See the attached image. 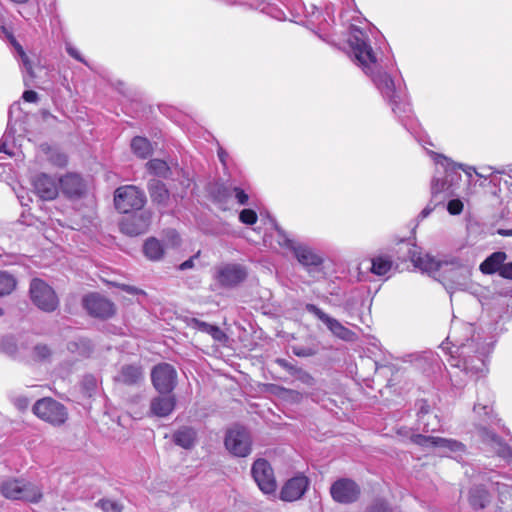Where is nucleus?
<instances>
[{
    "label": "nucleus",
    "mask_w": 512,
    "mask_h": 512,
    "mask_svg": "<svg viewBox=\"0 0 512 512\" xmlns=\"http://www.w3.org/2000/svg\"><path fill=\"white\" fill-rule=\"evenodd\" d=\"M152 216V212L148 209L124 214L119 221V229L123 234L131 237L144 234L151 225Z\"/></svg>",
    "instance_id": "obj_12"
},
{
    "label": "nucleus",
    "mask_w": 512,
    "mask_h": 512,
    "mask_svg": "<svg viewBox=\"0 0 512 512\" xmlns=\"http://www.w3.org/2000/svg\"><path fill=\"white\" fill-rule=\"evenodd\" d=\"M294 354L300 357H307L312 355L311 349H305V348H294Z\"/></svg>",
    "instance_id": "obj_57"
},
{
    "label": "nucleus",
    "mask_w": 512,
    "mask_h": 512,
    "mask_svg": "<svg viewBox=\"0 0 512 512\" xmlns=\"http://www.w3.org/2000/svg\"><path fill=\"white\" fill-rule=\"evenodd\" d=\"M146 202L145 192L134 185L118 187L114 192L115 208L123 214L143 209Z\"/></svg>",
    "instance_id": "obj_10"
},
{
    "label": "nucleus",
    "mask_w": 512,
    "mask_h": 512,
    "mask_svg": "<svg viewBox=\"0 0 512 512\" xmlns=\"http://www.w3.org/2000/svg\"><path fill=\"white\" fill-rule=\"evenodd\" d=\"M30 297L32 302L45 312H53L59 305L55 291L43 280L34 278L30 283Z\"/></svg>",
    "instance_id": "obj_11"
},
{
    "label": "nucleus",
    "mask_w": 512,
    "mask_h": 512,
    "mask_svg": "<svg viewBox=\"0 0 512 512\" xmlns=\"http://www.w3.org/2000/svg\"><path fill=\"white\" fill-rule=\"evenodd\" d=\"M416 407V429L425 433H434L441 430L442 423L436 408L426 399H419Z\"/></svg>",
    "instance_id": "obj_16"
},
{
    "label": "nucleus",
    "mask_w": 512,
    "mask_h": 512,
    "mask_svg": "<svg viewBox=\"0 0 512 512\" xmlns=\"http://www.w3.org/2000/svg\"><path fill=\"white\" fill-rule=\"evenodd\" d=\"M468 501L473 509L480 510L490 503L491 496L483 484L473 485L469 490Z\"/></svg>",
    "instance_id": "obj_28"
},
{
    "label": "nucleus",
    "mask_w": 512,
    "mask_h": 512,
    "mask_svg": "<svg viewBox=\"0 0 512 512\" xmlns=\"http://www.w3.org/2000/svg\"><path fill=\"white\" fill-rule=\"evenodd\" d=\"M1 494L11 500H22L31 503H38L42 499L41 488L25 479L9 478L0 485Z\"/></svg>",
    "instance_id": "obj_8"
},
{
    "label": "nucleus",
    "mask_w": 512,
    "mask_h": 512,
    "mask_svg": "<svg viewBox=\"0 0 512 512\" xmlns=\"http://www.w3.org/2000/svg\"><path fill=\"white\" fill-rule=\"evenodd\" d=\"M294 377L297 378L298 380H300L302 383L307 384V385H311L313 382V377L307 371L303 370L302 368H299V370L297 371L296 375H294Z\"/></svg>",
    "instance_id": "obj_49"
},
{
    "label": "nucleus",
    "mask_w": 512,
    "mask_h": 512,
    "mask_svg": "<svg viewBox=\"0 0 512 512\" xmlns=\"http://www.w3.org/2000/svg\"><path fill=\"white\" fill-rule=\"evenodd\" d=\"M196 441L197 432L192 427L183 426L173 433V442L183 449H192Z\"/></svg>",
    "instance_id": "obj_31"
},
{
    "label": "nucleus",
    "mask_w": 512,
    "mask_h": 512,
    "mask_svg": "<svg viewBox=\"0 0 512 512\" xmlns=\"http://www.w3.org/2000/svg\"><path fill=\"white\" fill-rule=\"evenodd\" d=\"M276 363L283 369H285L289 374H291L292 376L296 375L297 371L299 370L300 367H297L296 365H294L293 363L287 361L286 359H283V358H278L276 359Z\"/></svg>",
    "instance_id": "obj_47"
},
{
    "label": "nucleus",
    "mask_w": 512,
    "mask_h": 512,
    "mask_svg": "<svg viewBox=\"0 0 512 512\" xmlns=\"http://www.w3.org/2000/svg\"><path fill=\"white\" fill-rule=\"evenodd\" d=\"M32 412L39 419L49 423L54 427H60L68 419L67 408L51 397H44L35 402Z\"/></svg>",
    "instance_id": "obj_9"
},
{
    "label": "nucleus",
    "mask_w": 512,
    "mask_h": 512,
    "mask_svg": "<svg viewBox=\"0 0 512 512\" xmlns=\"http://www.w3.org/2000/svg\"><path fill=\"white\" fill-rule=\"evenodd\" d=\"M492 472H489V474H491ZM481 479L482 480H488L490 481L492 484H495L497 486V490L500 491V488H505L506 486L505 485H501L499 482H494L493 481V477L492 476H488V473H482L481 474Z\"/></svg>",
    "instance_id": "obj_56"
},
{
    "label": "nucleus",
    "mask_w": 512,
    "mask_h": 512,
    "mask_svg": "<svg viewBox=\"0 0 512 512\" xmlns=\"http://www.w3.org/2000/svg\"><path fill=\"white\" fill-rule=\"evenodd\" d=\"M176 398L173 394H160L150 402V411L154 416L167 417L175 409Z\"/></svg>",
    "instance_id": "obj_25"
},
{
    "label": "nucleus",
    "mask_w": 512,
    "mask_h": 512,
    "mask_svg": "<svg viewBox=\"0 0 512 512\" xmlns=\"http://www.w3.org/2000/svg\"><path fill=\"white\" fill-rule=\"evenodd\" d=\"M446 158L449 162V166H452L453 168H455V170L457 171V173L459 175H461L460 170H462L468 177V181L471 182L473 174H475L477 171L475 167L467 166V165H463V164H457V163L453 162L451 159H449L448 157H446ZM461 178H462V176H460V179Z\"/></svg>",
    "instance_id": "obj_40"
},
{
    "label": "nucleus",
    "mask_w": 512,
    "mask_h": 512,
    "mask_svg": "<svg viewBox=\"0 0 512 512\" xmlns=\"http://www.w3.org/2000/svg\"><path fill=\"white\" fill-rule=\"evenodd\" d=\"M232 195H234L240 205L248 204L249 196L241 187H232Z\"/></svg>",
    "instance_id": "obj_45"
},
{
    "label": "nucleus",
    "mask_w": 512,
    "mask_h": 512,
    "mask_svg": "<svg viewBox=\"0 0 512 512\" xmlns=\"http://www.w3.org/2000/svg\"><path fill=\"white\" fill-rule=\"evenodd\" d=\"M193 266H194V260H193V258H189L188 260H186L180 264L179 269L183 271V270L190 269Z\"/></svg>",
    "instance_id": "obj_58"
},
{
    "label": "nucleus",
    "mask_w": 512,
    "mask_h": 512,
    "mask_svg": "<svg viewBox=\"0 0 512 512\" xmlns=\"http://www.w3.org/2000/svg\"><path fill=\"white\" fill-rule=\"evenodd\" d=\"M28 399L24 396H21V397H17L15 399V405L18 409H21V410H24L28 407Z\"/></svg>",
    "instance_id": "obj_55"
},
{
    "label": "nucleus",
    "mask_w": 512,
    "mask_h": 512,
    "mask_svg": "<svg viewBox=\"0 0 512 512\" xmlns=\"http://www.w3.org/2000/svg\"><path fill=\"white\" fill-rule=\"evenodd\" d=\"M465 337L460 338L450 333L440 348L450 358L451 366L457 367L471 376H481L487 372V358L492 351V345L480 342L479 335L474 334L472 325H464Z\"/></svg>",
    "instance_id": "obj_2"
},
{
    "label": "nucleus",
    "mask_w": 512,
    "mask_h": 512,
    "mask_svg": "<svg viewBox=\"0 0 512 512\" xmlns=\"http://www.w3.org/2000/svg\"><path fill=\"white\" fill-rule=\"evenodd\" d=\"M248 277V269L239 263H224L216 268L215 279L222 288H236Z\"/></svg>",
    "instance_id": "obj_15"
},
{
    "label": "nucleus",
    "mask_w": 512,
    "mask_h": 512,
    "mask_svg": "<svg viewBox=\"0 0 512 512\" xmlns=\"http://www.w3.org/2000/svg\"><path fill=\"white\" fill-rule=\"evenodd\" d=\"M304 308L306 312L312 314L321 321L334 337L346 342H352L356 339V334L352 330L345 327L336 318L324 312L317 305L306 303Z\"/></svg>",
    "instance_id": "obj_14"
},
{
    "label": "nucleus",
    "mask_w": 512,
    "mask_h": 512,
    "mask_svg": "<svg viewBox=\"0 0 512 512\" xmlns=\"http://www.w3.org/2000/svg\"><path fill=\"white\" fill-rule=\"evenodd\" d=\"M507 255L503 251H496L490 254L479 266L480 271L485 275L500 274Z\"/></svg>",
    "instance_id": "obj_30"
},
{
    "label": "nucleus",
    "mask_w": 512,
    "mask_h": 512,
    "mask_svg": "<svg viewBox=\"0 0 512 512\" xmlns=\"http://www.w3.org/2000/svg\"><path fill=\"white\" fill-rule=\"evenodd\" d=\"M496 233L503 237H512V229L499 228L497 229Z\"/></svg>",
    "instance_id": "obj_59"
},
{
    "label": "nucleus",
    "mask_w": 512,
    "mask_h": 512,
    "mask_svg": "<svg viewBox=\"0 0 512 512\" xmlns=\"http://www.w3.org/2000/svg\"><path fill=\"white\" fill-rule=\"evenodd\" d=\"M435 163V173L431 181V200L418 214L417 220L427 218L434 209L442 204L446 197L453 196L460 183V175L443 154L432 152Z\"/></svg>",
    "instance_id": "obj_5"
},
{
    "label": "nucleus",
    "mask_w": 512,
    "mask_h": 512,
    "mask_svg": "<svg viewBox=\"0 0 512 512\" xmlns=\"http://www.w3.org/2000/svg\"><path fill=\"white\" fill-rule=\"evenodd\" d=\"M344 308L347 310V311H351L353 309V303L351 301V299H347L344 303Z\"/></svg>",
    "instance_id": "obj_61"
},
{
    "label": "nucleus",
    "mask_w": 512,
    "mask_h": 512,
    "mask_svg": "<svg viewBox=\"0 0 512 512\" xmlns=\"http://www.w3.org/2000/svg\"><path fill=\"white\" fill-rule=\"evenodd\" d=\"M492 403L493 393L484 383H481L477 401L473 407L474 413L478 416L475 427L482 442L490 446L508 464H512V448L504 443L494 428L499 426L500 419L494 415Z\"/></svg>",
    "instance_id": "obj_4"
},
{
    "label": "nucleus",
    "mask_w": 512,
    "mask_h": 512,
    "mask_svg": "<svg viewBox=\"0 0 512 512\" xmlns=\"http://www.w3.org/2000/svg\"><path fill=\"white\" fill-rule=\"evenodd\" d=\"M15 277L7 271H0V297L9 295L16 288Z\"/></svg>",
    "instance_id": "obj_37"
},
{
    "label": "nucleus",
    "mask_w": 512,
    "mask_h": 512,
    "mask_svg": "<svg viewBox=\"0 0 512 512\" xmlns=\"http://www.w3.org/2000/svg\"><path fill=\"white\" fill-rule=\"evenodd\" d=\"M67 348L72 353H77L81 357H89L93 350L94 345L92 341L85 337H79L76 340L70 341Z\"/></svg>",
    "instance_id": "obj_33"
},
{
    "label": "nucleus",
    "mask_w": 512,
    "mask_h": 512,
    "mask_svg": "<svg viewBox=\"0 0 512 512\" xmlns=\"http://www.w3.org/2000/svg\"><path fill=\"white\" fill-rule=\"evenodd\" d=\"M147 188L153 203L160 206H167L170 199V192L162 181L151 179L148 181Z\"/></svg>",
    "instance_id": "obj_29"
},
{
    "label": "nucleus",
    "mask_w": 512,
    "mask_h": 512,
    "mask_svg": "<svg viewBox=\"0 0 512 512\" xmlns=\"http://www.w3.org/2000/svg\"><path fill=\"white\" fill-rule=\"evenodd\" d=\"M309 487L306 476L299 475L287 480L280 491V499L285 502H293L302 498Z\"/></svg>",
    "instance_id": "obj_23"
},
{
    "label": "nucleus",
    "mask_w": 512,
    "mask_h": 512,
    "mask_svg": "<svg viewBox=\"0 0 512 512\" xmlns=\"http://www.w3.org/2000/svg\"><path fill=\"white\" fill-rule=\"evenodd\" d=\"M475 175L480 178V179H484V181L487 180V176L484 174V173H480V172H477L475 173Z\"/></svg>",
    "instance_id": "obj_62"
},
{
    "label": "nucleus",
    "mask_w": 512,
    "mask_h": 512,
    "mask_svg": "<svg viewBox=\"0 0 512 512\" xmlns=\"http://www.w3.org/2000/svg\"><path fill=\"white\" fill-rule=\"evenodd\" d=\"M500 276L512 280V262L504 263L500 270Z\"/></svg>",
    "instance_id": "obj_51"
},
{
    "label": "nucleus",
    "mask_w": 512,
    "mask_h": 512,
    "mask_svg": "<svg viewBox=\"0 0 512 512\" xmlns=\"http://www.w3.org/2000/svg\"><path fill=\"white\" fill-rule=\"evenodd\" d=\"M348 44L355 63L371 78L397 121L407 131H415L418 123L414 116L411 99L393 57H379L371 47L366 31L354 25L349 29Z\"/></svg>",
    "instance_id": "obj_1"
},
{
    "label": "nucleus",
    "mask_w": 512,
    "mask_h": 512,
    "mask_svg": "<svg viewBox=\"0 0 512 512\" xmlns=\"http://www.w3.org/2000/svg\"><path fill=\"white\" fill-rule=\"evenodd\" d=\"M135 290H136V289H135V288H133V287H128V289H127V291H129V292H133V291H135Z\"/></svg>",
    "instance_id": "obj_64"
},
{
    "label": "nucleus",
    "mask_w": 512,
    "mask_h": 512,
    "mask_svg": "<svg viewBox=\"0 0 512 512\" xmlns=\"http://www.w3.org/2000/svg\"><path fill=\"white\" fill-rule=\"evenodd\" d=\"M22 98L26 102L33 103L38 100V94L33 90H26L23 92Z\"/></svg>",
    "instance_id": "obj_52"
},
{
    "label": "nucleus",
    "mask_w": 512,
    "mask_h": 512,
    "mask_svg": "<svg viewBox=\"0 0 512 512\" xmlns=\"http://www.w3.org/2000/svg\"><path fill=\"white\" fill-rule=\"evenodd\" d=\"M143 252L148 259L158 261L163 257L164 248L158 239L150 237L144 242Z\"/></svg>",
    "instance_id": "obj_34"
},
{
    "label": "nucleus",
    "mask_w": 512,
    "mask_h": 512,
    "mask_svg": "<svg viewBox=\"0 0 512 512\" xmlns=\"http://www.w3.org/2000/svg\"><path fill=\"white\" fill-rule=\"evenodd\" d=\"M401 244L406 247L407 258L416 268L429 274L441 271V282L450 295L456 290L464 291L469 287L472 271L468 265L454 263L442 265L433 256L423 255L418 246L404 240Z\"/></svg>",
    "instance_id": "obj_3"
},
{
    "label": "nucleus",
    "mask_w": 512,
    "mask_h": 512,
    "mask_svg": "<svg viewBox=\"0 0 512 512\" xmlns=\"http://www.w3.org/2000/svg\"><path fill=\"white\" fill-rule=\"evenodd\" d=\"M83 307L94 318L108 319L115 314L114 303L98 293L86 295L83 298Z\"/></svg>",
    "instance_id": "obj_21"
},
{
    "label": "nucleus",
    "mask_w": 512,
    "mask_h": 512,
    "mask_svg": "<svg viewBox=\"0 0 512 512\" xmlns=\"http://www.w3.org/2000/svg\"><path fill=\"white\" fill-rule=\"evenodd\" d=\"M374 366L376 371L386 368V366H379L377 362H374Z\"/></svg>",
    "instance_id": "obj_63"
},
{
    "label": "nucleus",
    "mask_w": 512,
    "mask_h": 512,
    "mask_svg": "<svg viewBox=\"0 0 512 512\" xmlns=\"http://www.w3.org/2000/svg\"><path fill=\"white\" fill-rule=\"evenodd\" d=\"M59 189L68 198H79L85 192V184L78 174L69 173L59 179Z\"/></svg>",
    "instance_id": "obj_24"
},
{
    "label": "nucleus",
    "mask_w": 512,
    "mask_h": 512,
    "mask_svg": "<svg viewBox=\"0 0 512 512\" xmlns=\"http://www.w3.org/2000/svg\"><path fill=\"white\" fill-rule=\"evenodd\" d=\"M224 445L236 457H246L252 450V439L248 430L235 426L226 431Z\"/></svg>",
    "instance_id": "obj_13"
},
{
    "label": "nucleus",
    "mask_w": 512,
    "mask_h": 512,
    "mask_svg": "<svg viewBox=\"0 0 512 512\" xmlns=\"http://www.w3.org/2000/svg\"><path fill=\"white\" fill-rule=\"evenodd\" d=\"M217 156L219 158V161L222 163L223 166H226L227 165V159L229 157V154L228 152L219 146L218 150H217Z\"/></svg>",
    "instance_id": "obj_53"
},
{
    "label": "nucleus",
    "mask_w": 512,
    "mask_h": 512,
    "mask_svg": "<svg viewBox=\"0 0 512 512\" xmlns=\"http://www.w3.org/2000/svg\"><path fill=\"white\" fill-rule=\"evenodd\" d=\"M65 50L70 57L74 58L75 60H77L89 67L88 62L82 57L81 53L75 46H73L70 43H66Z\"/></svg>",
    "instance_id": "obj_43"
},
{
    "label": "nucleus",
    "mask_w": 512,
    "mask_h": 512,
    "mask_svg": "<svg viewBox=\"0 0 512 512\" xmlns=\"http://www.w3.org/2000/svg\"><path fill=\"white\" fill-rule=\"evenodd\" d=\"M364 512H393L391 503L384 497H375Z\"/></svg>",
    "instance_id": "obj_38"
},
{
    "label": "nucleus",
    "mask_w": 512,
    "mask_h": 512,
    "mask_svg": "<svg viewBox=\"0 0 512 512\" xmlns=\"http://www.w3.org/2000/svg\"><path fill=\"white\" fill-rule=\"evenodd\" d=\"M207 334L211 335L215 340H220L223 336V332L216 325H212L210 331Z\"/></svg>",
    "instance_id": "obj_54"
},
{
    "label": "nucleus",
    "mask_w": 512,
    "mask_h": 512,
    "mask_svg": "<svg viewBox=\"0 0 512 512\" xmlns=\"http://www.w3.org/2000/svg\"><path fill=\"white\" fill-rule=\"evenodd\" d=\"M51 161L55 165L63 167L67 164V156L64 153L56 152L55 154L51 155Z\"/></svg>",
    "instance_id": "obj_50"
},
{
    "label": "nucleus",
    "mask_w": 512,
    "mask_h": 512,
    "mask_svg": "<svg viewBox=\"0 0 512 512\" xmlns=\"http://www.w3.org/2000/svg\"><path fill=\"white\" fill-rule=\"evenodd\" d=\"M98 504L105 512H122V506L116 501L102 499Z\"/></svg>",
    "instance_id": "obj_42"
},
{
    "label": "nucleus",
    "mask_w": 512,
    "mask_h": 512,
    "mask_svg": "<svg viewBox=\"0 0 512 512\" xmlns=\"http://www.w3.org/2000/svg\"><path fill=\"white\" fill-rule=\"evenodd\" d=\"M330 495L336 503L343 505L353 504L360 499L361 487L351 478H339L332 483Z\"/></svg>",
    "instance_id": "obj_17"
},
{
    "label": "nucleus",
    "mask_w": 512,
    "mask_h": 512,
    "mask_svg": "<svg viewBox=\"0 0 512 512\" xmlns=\"http://www.w3.org/2000/svg\"><path fill=\"white\" fill-rule=\"evenodd\" d=\"M14 131L7 127L2 138L0 139V153L3 152L8 155H12L13 151L9 150V146L14 143Z\"/></svg>",
    "instance_id": "obj_39"
},
{
    "label": "nucleus",
    "mask_w": 512,
    "mask_h": 512,
    "mask_svg": "<svg viewBox=\"0 0 512 512\" xmlns=\"http://www.w3.org/2000/svg\"><path fill=\"white\" fill-rule=\"evenodd\" d=\"M251 474L259 489L265 493H274L276 490V480L270 463L263 458L254 461Z\"/></svg>",
    "instance_id": "obj_20"
},
{
    "label": "nucleus",
    "mask_w": 512,
    "mask_h": 512,
    "mask_svg": "<svg viewBox=\"0 0 512 512\" xmlns=\"http://www.w3.org/2000/svg\"><path fill=\"white\" fill-rule=\"evenodd\" d=\"M85 384L89 387H95L96 385V380L94 379L93 376H86L85 377Z\"/></svg>",
    "instance_id": "obj_60"
},
{
    "label": "nucleus",
    "mask_w": 512,
    "mask_h": 512,
    "mask_svg": "<svg viewBox=\"0 0 512 512\" xmlns=\"http://www.w3.org/2000/svg\"><path fill=\"white\" fill-rule=\"evenodd\" d=\"M32 185L37 196L44 201L55 199L59 193V181L45 173L35 175Z\"/></svg>",
    "instance_id": "obj_22"
},
{
    "label": "nucleus",
    "mask_w": 512,
    "mask_h": 512,
    "mask_svg": "<svg viewBox=\"0 0 512 512\" xmlns=\"http://www.w3.org/2000/svg\"><path fill=\"white\" fill-rule=\"evenodd\" d=\"M15 57L18 60L19 66L21 68L23 74V81L26 87L31 86L33 80L36 77L34 71V61L31 57L24 51L23 47L20 44H16L15 46Z\"/></svg>",
    "instance_id": "obj_26"
},
{
    "label": "nucleus",
    "mask_w": 512,
    "mask_h": 512,
    "mask_svg": "<svg viewBox=\"0 0 512 512\" xmlns=\"http://www.w3.org/2000/svg\"><path fill=\"white\" fill-rule=\"evenodd\" d=\"M392 268V261L383 256L372 259L371 272L377 276L386 275Z\"/></svg>",
    "instance_id": "obj_36"
},
{
    "label": "nucleus",
    "mask_w": 512,
    "mask_h": 512,
    "mask_svg": "<svg viewBox=\"0 0 512 512\" xmlns=\"http://www.w3.org/2000/svg\"><path fill=\"white\" fill-rule=\"evenodd\" d=\"M33 354L37 359L44 360L50 356L51 351L47 345L38 344L34 347Z\"/></svg>",
    "instance_id": "obj_46"
},
{
    "label": "nucleus",
    "mask_w": 512,
    "mask_h": 512,
    "mask_svg": "<svg viewBox=\"0 0 512 512\" xmlns=\"http://www.w3.org/2000/svg\"><path fill=\"white\" fill-rule=\"evenodd\" d=\"M447 210L451 215H459L463 211V202L460 199H451L447 203Z\"/></svg>",
    "instance_id": "obj_44"
},
{
    "label": "nucleus",
    "mask_w": 512,
    "mask_h": 512,
    "mask_svg": "<svg viewBox=\"0 0 512 512\" xmlns=\"http://www.w3.org/2000/svg\"><path fill=\"white\" fill-rule=\"evenodd\" d=\"M189 325L195 329H197L198 331H201V332H204V333H208L210 331V328L212 326V324H209L207 322H204L202 320H199L197 318H192Z\"/></svg>",
    "instance_id": "obj_48"
},
{
    "label": "nucleus",
    "mask_w": 512,
    "mask_h": 512,
    "mask_svg": "<svg viewBox=\"0 0 512 512\" xmlns=\"http://www.w3.org/2000/svg\"><path fill=\"white\" fill-rule=\"evenodd\" d=\"M115 380L127 386L137 385L143 380L142 368L136 364L123 365Z\"/></svg>",
    "instance_id": "obj_27"
},
{
    "label": "nucleus",
    "mask_w": 512,
    "mask_h": 512,
    "mask_svg": "<svg viewBox=\"0 0 512 512\" xmlns=\"http://www.w3.org/2000/svg\"><path fill=\"white\" fill-rule=\"evenodd\" d=\"M146 169L150 174L164 179H173L174 174H177V176L181 177L179 182L183 188H189L191 186L192 178L189 171L177 165L172 168L164 160L157 158L150 159L146 163Z\"/></svg>",
    "instance_id": "obj_18"
},
{
    "label": "nucleus",
    "mask_w": 512,
    "mask_h": 512,
    "mask_svg": "<svg viewBox=\"0 0 512 512\" xmlns=\"http://www.w3.org/2000/svg\"><path fill=\"white\" fill-rule=\"evenodd\" d=\"M210 195L214 202L220 205L226 204L232 197V187L225 184H215L210 189Z\"/></svg>",
    "instance_id": "obj_35"
},
{
    "label": "nucleus",
    "mask_w": 512,
    "mask_h": 512,
    "mask_svg": "<svg viewBox=\"0 0 512 512\" xmlns=\"http://www.w3.org/2000/svg\"><path fill=\"white\" fill-rule=\"evenodd\" d=\"M258 216L253 209H243L239 213V220L246 225H253L257 222Z\"/></svg>",
    "instance_id": "obj_41"
},
{
    "label": "nucleus",
    "mask_w": 512,
    "mask_h": 512,
    "mask_svg": "<svg viewBox=\"0 0 512 512\" xmlns=\"http://www.w3.org/2000/svg\"><path fill=\"white\" fill-rule=\"evenodd\" d=\"M278 244L291 251L298 263L310 274L323 272L324 258L308 244L295 241L276 222L273 223Z\"/></svg>",
    "instance_id": "obj_6"
},
{
    "label": "nucleus",
    "mask_w": 512,
    "mask_h": 512,
    "mask_svg": "<svg viewBox=\"0 0 512 512\" xmlns=\"http://www.w3.org/2000/svg\"><path fill=\"white\" fill-rule=\"evenodd\" d=\"M130 147L133 154L140 159L148 158L153 152L151 142L142 136H135L131 140Z\"/></svg>",
    "instance_id": "obj_32"
},
{
    "label": "nucleus",
    "mask_w": 512,
    "mask_h": 512,
    "mask_svg": "<svg viewBox=\"0 0 512 512\" xmlns=\"http://www.w3.org/2000/svg\"><path fill=\"white\" fill-rule=\"evenodd\" d=\"M151 381L160 394H170L177 385V372L169 363H159L151 371Z\"/></svg>",
    "instance_id": "obj_19"
},
{
    "label": "nucleus",
    "mask_w": 512,
    "mask_h": 512,
    "mask_svg": "<svg viewBox=\"0 0 512 512\" xmlns=\"http://www.w3.org/2000/svg\"><path fill=\"white\" fill-rule=\"evenodd\" d=\"M398 434L408 436L413 444L423 449H437L445 456L457 458L466 453V445L455 439L423 435L405 428H400Z\"/></svg>",
    "instance_id": "obj_7"
}]
</instances>
